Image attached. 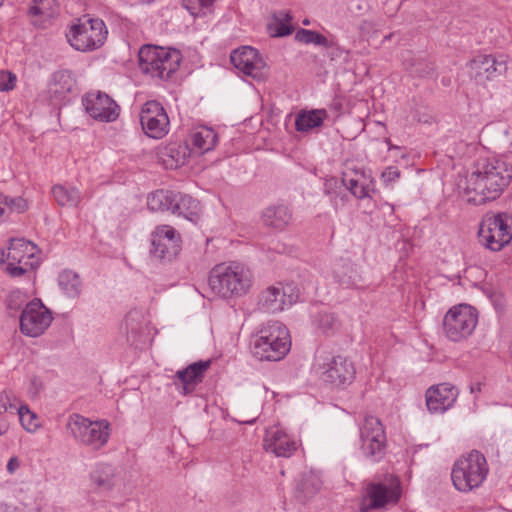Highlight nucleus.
Segmentation results:
<instances>
[{
	"label": "nucleus",
	"instance_id": "13",
	"mask_svg": "<svg viewBox=\"0 0 512 512\" xmlns=\"http://www.w3.org/2000/svg\"><path fill=\"white\" fill-rule=\"evenodd\" d=\"M52 316L40 300L26 304L20 316V330L30 337L40 336L51 324Z\"/></svg>",
	"mask_w": 512,
	"mask_h": 512
},
{
	"label": "nucleus",
	"instance_id": "9",
	"mask_svg": "<svg viewBox=\"0 0 512 512\" xmlns=\"http://www.w3.org/2000/svg\"><path fill=\"white\" fill-rule=\"evenodd\" d=\"M480 243L491 251H500L512 240V217L507 213L486 214L479 226Z\"/></svg>",
	"mask_w": 512,
	"mask_h": 512
},
{
	"label": "nucleus",
	"instance_id": "43",
	"mask_svg": "<svg viewBox=\"0 0 512 512\" xmlns=\"http://www.w3.org/2000/svg\"><path fill=\"white\" fill-rule=\"evenodd\" d=\"M316 323L317 327L326 335L333 334L339 328V322L332 313H320Z\"/></svg>",
	"mask_w": 512,
	"mask_h": 512
},
{
	"label": "nucleus",
	"instance_id": "39",
	"mask_svg": "<svg viewBox=\"0 0 512 512\" xmlns=\"http://www.w3.org/2000/svg\"><path fill=\"white\" fill-rule=\"evenodd\" d=\"M0 201L5 217L11 212L23 213L28 208L27 201L22 197H10L0 193Z\"/></svg>",
	"mask_w": 512,
	"mask_h": 512
},
{
	"label": "nucleus",
	"instance_id": "5",
	"mask_svg": "<svg viewBox=\"0 0 512 512\" xmlns=\"http://www.w3.org/2000/svg\"><path fill=\"white\" fill-rule=\"evenodd\" d=\"M66 428L77 443L94 451L104 447L110 437L107 420L92 421L77 413L69 416Z\"/></svg>",
	"mask_w": 512,
	"mask_h": 512
},
{
	"label": "nucleus",
	"instance_id": "45",
	"mask_svg": "<svg viewBox=\"0 0 512 512\" xmlns=\"http://www.w3.org/2000/svg\"><path fill=\"white\" fill-rule=\"evenodd\" d=\"M16 401L17 398L12 392L3 391L0 393V414L12 408L17 410Z\"/></svg>",
	"mask_w": 512,
	"mask_h": 512
},
{
	"label": "nucleus",
	"instance_id": "4",
	"mask_svg": "<svg viewBox=\"0 0 512 512\" xmlns=\"http://www.w3.org/2000/svg\"><path fill=\"white\" fill-rule=\"evenodd\" d=\"M139 68L152 78L168 80L178 70L181 54L176 49H165L155 45H143L138 53Z\"/></svg>",
	"mask_w": 512,
	"mask_h": 512
},
{
	"label": "nucleus",
	"instance_id": "40",
	"mask_svg": "<svg viewBox=\"0 0 512 512\" xmlns=\"http://www.w3.org/2000/svg\"><path fill=\"white\" fill-rule=\"evenodd\" d=\"M295 39L305 44H315L318 46L329 47L328 39L322 34L307 29H299L296 32Z\"/></svg>",
	"mask_w": 512,
	"mask_h": 512
},
{
	"label": "nucleus",
	"instance_id": "10",
	"mask_svg": "<svg viewBox=\"0 0 512 512\" xmlns=\"http://www.w3.org/2000/svg\"><path fill=\"white\" fill-rule=\"evenodd\" d=\"M478 323L477 310L467 304H459L448 310L443 319V330L448 339L454 342L468 338Z\"/></svg>",
	"mask_w": 512,
	"mask_h": 512
},
{
	"label": "nucleus",
	"instance_id": "28",
	"mask_svg": "<svg viewBox=\"0 0 512 512\" xmlns=\"http://www.w3.org/2000/svg\"><path fill=\"white\" fill-rule=\"evenodd\" d=\"M367 497L370 500L369 508H380L398 499L395 490L381 483H370L367 486Z\"/></svg>",
	"mask_w": 512,
	"mask_h": 512
},
{
	"label": "nucleus",
	"instance_id": "35",
	"mask_svg": "<svg viewBox=\"0 0 512 512\" xmlns=\"http://www.w3.org/2000/svg\"><path fill=\"white\" fill-rule=\"evenodd\" d=\"M174 191L157 190L147 198V206L151 211H171L173 208Z\"/></svg>",
	"mask_w": 512,
	"mask_h": 512
},
{
	"label": "nucleus",
	"instance_id": "7",
	"mask_svg": "<svg viewBox=\"0 0 512 512\" xmlns=\"http://www.w3.org/2000/svg\"><path fill=\"white\" fill-rule=\"evenodd\" d=\"M487 473L485 457L478 451H472L454 464L451 479L457 490L467 492L479 487Z\"/></svg>",
	"mask_w": 512,
	"mask_h": 512
},
{
	"label": "nucleus",
	"instance_id": "21",
	"mask_svg": "<svg viewBox=\"0 0 512 512\" xmlns=\"http://www.w3.org/2000/svg\"><path fill=\"white\" fill-rule=\"evenodd\" d=\"M192 150L186 143L172 142L161 147L158 158L167 169H176L184 165Z\"/></svg>",
	"mask_w": 512,
	"mask_h": 512
},
{
	"label": "nucleus",
	"instance_id": "38",
	"mask_svg": "<svg viewBox=\"0 0 512 512\" xmlns=\"http://www.w3.org/2000/svg\"><path fill=\"white\" fill-rule=\"evenodd\" d=\"M56 13V0H33L32 5L29 8V14L32 16L52 18Z\"/></svg>",
	"mask_w": 512,
	"mask_h": 512
},
{
	"label": "nucleus",
	"instance_id": "16",
	"mask_svg": "<svg viewBox=\"0 0 512 512\" xmlns=\"http://www.w3.org/2000/svg\"><path fill=\"white\" fill-rule=\"evenodd\" d=\"M86 112L94 119L112 122L119 116V106L107 94L98 92L88 93L83 98Z\"/></svg>",
	"mask_w": 512,
	"mask_h": 512
},
{
	"label": "nucleus",
	"instance_id": "17",
	"mask_svg": "<svg viewBox=\"0 0 512 512\" xmlns=\"http://www.w3.org/2000/svg\"><path fill=\"white\" fill-rule=\"evenodd\" d=\"M322 380L335 387L349 384L354 379L355 369L347 358L342 356L332 357L329 362L319 365Z\"/></svg>",
	"mask_w": 512,
	"mask_h": 512
},
{
	"label": "nucleus",
	"instance_id": "27",
	"mask_svg": "<svg viewBox=\"0 0 512 512\" xmlns=\"http://www.w3.org/2000/svg\"><path fill=\"white\" fill-rule=\"evenodd\" d=\"M292 219V214L288 207L284 205H272L267 207L262 213L264 225L274 229H284Z\"/></svg>",
	"mask_w": 512,
	"mask_h": 512
},
{
	"label": "nucleus",
	"instance_id": "23",
	"mask_svg": "<svg viewBox=\"0 0 512 512\" xmlns=\"http://www.w3.org/2000/svg\"><path fill=\"white\" fill-rule=\"evenodd\" d=\"M470 69L475 71V76H485L487 80H491L496 76L506 72V62L497 60L492 55H478L469 63Z\"/></svg>",
	"mask_w": 512,
	"mask_h": 512
},
{
	"label": "nucleus",
	"instance_id": "2",
	"mask_svg": "<svg viewBox=\"0 0 512 512\" xmlns=\"http://www.w3.org/2000/svg\"><path fill=\"white\" fill-rule=\"evenodd\" d=\"M252 273L238 262L221 263L209 273L208 285L220 297L230 298L246 294L252 286Z\"/></svg>",
	"mask_w": 512,
	"mask_h": 512
},
{
	"label": "nucleus",
	"instance_id": "3",
	"mask_svg": "<svg viewBox=\"0 0 512 512\" xmlns=\"http://www.w3.org/2000/svg\"><path fill=\"white\" fill-rule=\"evenodd\" d=\"M289 331L279 321H268L262 325L252 344L253 355L261 361H279L289 352Z\"/></svg>",
	"mask_w": 512,
	"mask_h": 512
},
{
	"label": "nucleus",
	"instance_id": "34",
	"mask_svg": "<svg viewBox=\"0 0 512 512\" xmlns=\"http://www.w3.org/2000/svg\"><path fill=\"white\" fill-rule=\"evenodd\" d=\"M403 64L407 70L420 77L431 76L435 71L433 62L428 61L423 57H416L410 52L403 59Z\"/></svg>",
	"mask_w": 512,
	"mask_h": 512
},
{
	"label": "nucleus",
	"instance_id": "37",
	"mask_svg": "<svg viewBox=\"0 0 512 512\" xmlns=\"http://www.w3.org/2000/svg\"><path fill=\"white\" fill-rule=\"evenodd\" d=\"M292 17L287 11H280L274 14V24L270 25V30L273 29L272 35L283 37L290 35L293 32V27L289 24Z\"/></svg>",
	"mask_w": 512,
	"mask_h": 512
},
{
	"label": "nucleus",
	"instance_id": "41",
	"mask_svg": "<svg viewBox=\"0 0 512 512\" xmlns=\"http://www.w3.org/2000/svg\"><path fill=\"white\" fill-rule=\"evenodd\" d=\"M28 296L20 291L13 290L9 293L6 299V308L10 316H15L25 304L27 303Z\"/></svg>",
	"mask_w": 512,
	"mask_h": 512
},
{
	"label": "nucleus",
	"instance_id": "31",
	"mask_svg": "<svg viewBox=\"0 0 512 512\" xmlns=\"http://www.w3.org/2000/svg\"><path fill=\"white\" fill-rule=\"evenodd\" d=\"M326 116L327 113L325 110L302 111L296 116V130L308 132L313 128L320 127Z\"/></svg>",
	"mask_w": 512,
	"mask_h": 512
},
{
	"label": "nucleus",
	"instance_id": "25",
	"mask_svg": "<svg viewBox=\"0 0 512 512\" xmlns=\"http://www.w3.org/2000/svg\"><path fill=\"white\" fill-rule=\"evenodd\" d=\"M75 85L72 75L67 70L57 71L49 84L48 94L52 100L60 101L70 93Z\"/></svg>",
	"mask_w": 512,
	"mask_h": 512
},
{
	"label": "nucleus",
	"instance_id": "1",
	"mask_svg": "<svg viewBox=\"0 0 512 512\" xmlns=\"http://www.w3.org/2000/svg\"><path fill=\"white\" fill-rule=\"evenodd\" d=\"M511 178V168L501 159L478 162L476 169L466 178L464 191L468 202L482 205L496 200L508 186Z\"/></svg>",
	"mask_w": 512,
	"mask_h": 512
},
{
	"label": "nucleus",
	"instance_id": "26",
	"mask_svg": "<svg viewBox=\"0 0 512 512\" xmlns=\"http://www.w3.org/2000/svg\"><path fill=\"white\" fill-rule=\"evenodd\" d=\"M342 183L358 199L371 197V192H374L367 182L364 172L355 171L354 175L348 171L343 172Z\"/></svg>",
	"mask_w": 512,
	"mask_h": 512
},
{
	"label": "nucleus",
	"instance_id": "54",
	"mask_svg": "<svg viewBox=\"0 0 512 512\" xmlns=\"http://www.w3.org/2000/svg\"><path fill=\"white\" fill-rule=\"evenodd\" d=\"M303 24H304V25H309V24H310V21H309L308 19H304V20H303Z\"/></svg>",
	"mask_w": 512,
	"mask_h": 512
},
{
	"label": "nucleus",
	"instance_id": "47",
	"mask_svg": "<svg viewBox=\"0 0 512 512\" xmlns=\"http://www.w3.org/2000/svg\"><path fill=\"white\" fill-rule=\"evenodd\" d=\"M298 487L307 494H314L316 491L319 490L320 483L312 476H305Z\"/></svg>",
	"mask_w": 512,
	"mask_h": 512
},
{
	"label": "nucleus",
	"instance_id": "49",
	"mask_svg": "<svg viewBox=\"0 0 512 512\" xmlns=\"http://www.w3.org/2000/svg\"><path fill=\"white\" fill-rule=\"evenodd\" d=\"M399 176H400V171L398 170V168L389 166L382 172L381 178L384 183L390 184L393 181H395L396 179H398Z\"/></svg>",
	"mask_w": 512,
	"mask_h": 512
},
{
	"label": "nucleus",
	"instance_id": "24",
	"mask_svg": "<svg viewBox=\"0 0 512 512\" xmlns=\"http://www.w3.org/2000/svg\"><path fill=\"white\" fill-rule=\"evenodd\" d=\"M333 277L337 283L345 288L358 287L362 280L356 266L350 261L344 260L335 263Z\"/></svg>",
	"mask_w": 512,
	"mask_h": 512
},
{
	"label": "nucleus",
	"instance_id": "33",
	"mask_svg": "<svg viewBox=\"0 0 512 512\" xmlns=\"http://www.w3.org/2000/svg\"><path fill=\"white\" fill-rule=\"evenodd\" d=\"M61 291L69 298H77L81 294L82 282L79 275L72 270H64L58 276Z\"/></svg>",
	"mask_w": 512,
	"mask_h": 512
},
{
	"label": "nucleus",
	"instance_id": "30",
	"mask_svg": "<svg viewBox=\"0 0 512 512\" xmlns=\"http://www.w3.org/2000/svg\"><path fill=\"white\" fill-rule=\"evenodd\" d=\"M91 481L101 491L112 489L116 481L115 468L109 464H99L91 473Z\"/></svg>",
	"mask_w": 512,
	"mask_h": 512
},
{
	"label": "nucleus",
	"instance_id": "14",
	"mask_svg": "<svg viewBox=\"0 0 512 512\" xmlns=\"http://www.w3.org/2000/svg\"><path fill=\"white\" fill-rule=\"evenodd\" d=\"M140 123L146 135L160 139L169 131V118L163 106L157 101H148L140 112Z\"/></svg>",
	"mask_w": 512,
	"mask_h": 512
},
{
	"label": "nucleus",
	"instance_id": "52",
	"mask_svg": "<svg viewBox=\"0 0 512 512\" xmlns=\"http://www.w3.org/2000/svg\"><path fill=\"white\" fill-rule=\"evenodd\" d=\"M8 428L7 423L0 422V435L4 434Z\"/></svg>",
	"mask_w": 512,
	"mask_h": 512
},
{
	"label": "nucleus",
	"instance_id": "50",
	"mask_svg": "<svg viewBox=\"0 0 512 512\" xmlns=\"http://www.w3.org/2000/svg\"><path fill=\"white\" fill-rule=\"evenodd\" d=\"M20 466L19 460L17 457H12L9 459L7 463V471L9 473H14Z\"/></svg>",
	"mask_w": 512,
	"mask_h": 512
},
{
	"label": "nucleus",
	"instance_id": "19",
	"mask_svg": "<svg viewBox=\"0 0 512 512\" xmlns=\"http://www.w3.org/2000/svg\"><path fill=\"white\" fill-rule=\"evenodd\" d=\"M458 396L457 389L449 383H441L426 391V405L431 413H443L453 406Z\"/></svg>",
	"mask_w": 512,
	"mask_h": 512
},
{
	"label": "nucleus",
	"instance_id": "53",
	"mask_svg": "<svg viewBox=\"0 0 512 512\" xmlns=\"http://www.w3.org/2000/svg\"><path fill=\"white\" fill-rule=\"evenodd\" d=\"M471 392L474 393V392H480L481 391V384L480 383H477L475 386H471Z\"/></svg>",
	"mask_w": 512,
	"mask_h": 512
},
{
	"label": "nucleus",
	"instance_id": "42",
	"mask_svg": "<svg viewBox=\"0 0 512 512\" xmlns=\"http://www.w3.org/2000/svg\"><path fill=\"white\" fill-rule=\"evenodd\" d=\"M17 412L20 422L26 431L34 432L40 426L37 415L32 412L27 405L18 407Z\"/></svg>",
	"mask_w": 512,
	"mask_h": 512
},
{
	"label": "nucleus",
	"instance_id": "20",
	"mask_svg": "<svg viewBox=\"0 0 512 512\" xmlns=\"http://www.w3.org/2000/svg\"><path fill=\"white\" fill-rule=\"evenodd\" d=\"M263 448L277 457H290L297 450V442L277 426L266 430Z\"/></svg>",
	"mask_w": 512,
	"mask_h": 512
},
{
	"label": "nucleus",
	"instance_id": "11",
	"mask_svg": "<svg viewBox=\"0 0 512 512\" xmlns=\"http://www.w3.org/2000/svg\"><path fill=\"white\" fill-rule=\"evenodd\" d=\"M181 250L180 234L169 225H160L151 234L150 256L152 259L170 262Z\"/></svg>",
	"mask_w": 512,
	"mask_h": 512
},
{
	"label": "nucleus",
	"instance_id": "18",
	"mask_svg": "<svg viewBox=\"0 0 512 512\" xmlns=\"http://www.w3.org/2000/svg\"><path fill=\"white\" fill-rule=\"evenodd\" d=\"M230 60L236 69L255 79L262 76V70L266 66L258 51L250 46L234 50Z\"/></svg>",
	"mask_w": 512,
	"mask_h": 512
},
{
	"label": "nucleus",
	"instance_id": "32",
	"mask_svg": "<svg viewBox=\"0 0 512 512\" xmlns=\"http://www.w3.org/2000/svg\"><path fill=\"white\" fill-rule=\"evenodd\" d=\"M217 140L218 135L216 132L208 127H201L191 134L193 147L197 149L200 154L212 150L216 145Z\"/></svg>",
	"mask_w": 512,
	"mask_h": 512
},
{
	"label": "nucleus",
	"instance_id": "6",
	"mask_svg": "<svg viewBox=\"0 0 512 512\" xmlns=\"http://www.w3.org/2000/svg\"><path fill=\"white\" fill-rule=\"evenodd\" d=\"M107 34L108 30L103 20L83 15L71 26L66 36L74 49L87 52L100 48Z\"/></svg>",
	"mask_w": 512,
	"mask_h": 512
},
{
	"label": "nucleus",
	"instance_id": "55",
	"mask_svg": "<svg viewBox=\"0 0 512 512\" xmlns=\"http://www.w3.org/2000/svg\"><path fill=\"white\" fill-rule=\"evenodd\" d=\"M152 1H153V0H142V2H144V3H150V2H152Z\"/></svg>",
	"mask_w": 512,
	"mask_h": 512
},
{
	"label": "nucleus",
	"instance_id": "12",
	"mask_svg": "<svg viewBox=\"0 0 512 512\" xmlns=\"http://www.w3.org/2000/svg\"><path fill=\"white\" fill-rule=\"evenodd\" d=\"M361 448L366 457L374 461L380 460L384 455L386 435L381 421L372 415H366L360 426Z\"/></svg>",
	"mask_w": 512,
	"mask_h": 512
},
{
	"label": "nucleus",
	"instance_id": "48",
	"mask_svg": "<svg viewBox=\"0 0 512 512\" xmlns=\"http://www.w3.org/2000/svg\"><path fill=\"white\" fill-rule=\"evenodd\" d=\"M141 317V314L137 311H131L128 313L125 319V325L128 333H136L137 325L136 322Z\"/></svg>",
	"mask_w": 512,
	"mask_h": 512
},
{
	"label": "nucleus",
	"instance_id": "29",
	"mask_svg": "<svg viewBox=\"0 0 512 512\" xmlns=\"http://www.w3.org/2000/svg\"><path fill=\"white\" fill-rule=\"evenodd\" d=\"M200 211L199 202L187 194L176 193L174 195L172 213L192 220Z\"/></svg>",
	"mask_w": 512,
	"mask_h": 512
},
{
	"label": "nucleus",
	"instance_id": "44",
	"mask_svg": "<svg viewBox=\"0 0 512 512\" xmlns=\"http://www.w3.org/2000/svg\"><path fill=\"white\" fill-rule=\"evenodd\" d=\"M215 0H183L185 7L194 16L200 14L203 8H209L212 6Z\"/></svg>",
	"mask_w": 512,
	"mask_h": 512
},
{
	"label": "nucleus",
	"instance_id": "15",
	"mask_svg": "<svg viewBox=\"0 0 512 512\" xmlns=\"http://www.w3.org/2000/svg\"><path fill=\"white\" fill-rule=\"evenodd\" d=\"M291 286H269L258 297V309L265 313H277L291 306L297 300V295L292 293Z\"/></svg>",
	"mask_w": 512,
	"mask_h": 512
},
{
	"label": "nucleus",
	"instance_id": "51",
	"mask_svg": "<svg viewBox=\"0 0 512 512\" xmlns=\"http://www.w3.org/2000/svg\"><path fill=\"white\" fill-rule=\"evenodd\" d=\"M0 512H21L17 507L7 504L0 503Z\"/></svg>",
	"mask_w": 512,
	"mask_h": 512
},
{
	"label": "nucleus",
	"instance_id": "22",
	"mask_svg": "<svg viewBox=\"0 0 512 512\" xmlns=\"http://www.w3.org/2000/svg\"><path fill=\"white\" fill-rule=\"evenodd\" d=\"M210 365L211 360L198 361L176 372L175 377L182 384L184 394L192 393L195 387L203 381L205 372Z\"/></svg>",
	"mask_w": 512,
	"mask_h": 512
},
{
	"label": "nucleus",
	"instance_id": "46",
	"mask_svg": "<svg viewBox=\"0 0 512 512\" xmlns=\"http://www.w3.org/2000/svg\"><path fill=\"white\" fill-rule=\"evenodd\" d=\"M16 76L9 71H0V91H10L15 87Z\"/></svg>",
	"mask_w": 512,
	"mask_h": 512
},
{
	"label": "nucleus",
	"instance_id": "36",
	"mask_svg": "<svg viewBox=\"0 0 512 512\" xmlns=\"http://www.w3.org/2000/svg\"><path fill=\"white\" fill-rule=\"evenodd\" d=\"M52 194L60 206L75 207L81 202V194L75 187L67 188L62 185H55L52 188Z\"/></svg>",
	"mask_w": 512,
	"mask_h": 512
},
{
	"label": "nucleus",
	"instance_id": "8",
	"mask_svg": "<svg viewBox=\"0 0 512 512\" xmlns=\"http://www.w3.org/2000/svg\"><path fill=\"white\" fill-rule=\"evenodd\" d=\"M37 246L24 239H11L8 252L2 251L0 264L11 277H20L39 265Z\"/></svg>",
	"mask_w": 512,
	"mask_h": 512
}]
</instances>
